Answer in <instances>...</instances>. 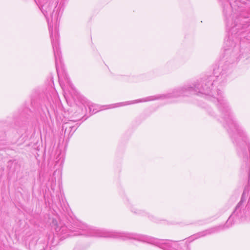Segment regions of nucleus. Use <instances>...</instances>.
<instances>
[{"mask_svg":"<svg viewBox=\"0 0 250 250\" xmlns=\"http://www.w3.org/2000/svg\"><path fill=\"white\" fill-rule=\"evenodd\" d=\"M220 73L217 75L216 70L214 69V75L205 77L200 80L194 82L192 84H187L182 86L173 89L170 92L167 94L146 97L144 98L119 103L111 105V108L125 106L138 103L146 102L157 100L171 99L181 96H188L191 94L199 96L205 95L214 103H216L220 122L224 126L231 135L233 139L237 142V138L240 137L244 142V129L238 122L234 113L231 110L229 104L223 96V92L220 89L215 92L213 89L214 85H216L218 81H223L229 72V69L221 66Z\"/></svg>","mask_w":250,"mask_h":250,"instance_id":"1","label":"nucleus"},{"mask_svg":"<svg viewBox=\"0 0 250 250\" xmlns=\"http://www.w3.org/2000/svg\"><path fill=\"white\" fill-rule=\"evenodd\" d=\"M75 226L74 229H70L59 219L56 218H53L51 223L54 236L58 237L60 240L69 236L83 235L97 237L117 238L123 241L135 240L153 244L164 250H190L186 242L183 240L172 241L160 240L135 233L99 229L82 222L77 223Z\"/></svg>","mask_w":250,"mask_h":250,"instance_id":"2","label":"nucleus"},{"mask_svg":"<svg viewBox=\"0 0 250 250\" xmlns=\"http://www.w3.org/2000/svg\"><path fill=\"white\" fill-rule=\"evenodd\" d=\"M48 22V29L55 58V64L60 84L68 104L81 102L82 97L71 83L67 74L62 67L61 52L59 46V23L62 14L59 0H35Z\"/></svg>","mask_w":250,"mask_h":250,"instance_id":"3","label":"nucleus"},{"mask_svg":"<svg viewBox=\"0 0 250 250\" xmlns=\"http://www.w3.org/2000/svg\"><path fill=\"white\" fill-rule=\"evenodd\" d=\"M231 8L230 4L227 6L224 7L223 9L224 15L226 17V24L227 28L231 32L232 35L228 37L224 42V49L226 55V59L230 63L237 62L239 60L240 55H238L239 51V40L236 38L235 41L233 40V34L239 35L243 32V29L246 28L242 26L241 24L232 23L229 21V16L231 15Z\"/></svg>","mask_w":250,"mask_h":250,"instance_id":"4","label":"nucleus"},{"mask_svg":"<svg viewBox=\"0 0 250 250\" xmlns=\"http://www.w3.org/2000/svg\"><path fill=\"white\" fill-rule=\"evenodd\" d=\"M244 194L245 193L244 192L241 197V200L237 205L234 211L229 216L225 225H220L200 232L192 236L194 237V239H197L201 237H204L208 235H210L211 234L219 232L220 231L226 228H228L232 224V222L234 220V222L241 220V219L245 216L244 202L246 200L245 199Z\"/></svg>","mask_w":250,"mask_h":250,"instance_id":"5","label":"nucleus"},{"mask_svg":"<svg viewBox=\"0 0 250 250\" xmlns=\"http://www.w3.org/2000/svg\"><path fill=\"white\" fill-rule=\"evenodd\" d=\"M19 240L27 247H30L35 243V236L30 229H26L19 236Z\"/></svg>","mask_w":250,"mask_h":250,"instance_id":"6","label":"nucleus"},{"mask_svg":"<svg viewBox=\"0 0 250 250\" xmlns=\"http://www.w3.org/2000/svg\"><path fill=\"white\" fill-rule=\"evenodd\" d=\"M127 206L130 208L131 211L135 214L144 215L146 213L144 210L139 209L136 205L128 202Z\"/></svg>","mask_w":250,"mask_h":250,"instance_id":"7","label":"nucleus"},{"mask_svg":"<svg viewBox=\"0 0 250 250\" xmlns=\"http://www.w3.org/2000/svg\"><path fill=\"white\" fill-rule=\"evenodd\" d=\"M89 109L92 114H95L100 110L98 105L93 104L89 105Z\"/></svg>","mask_w":250,"mask_h":250,"instance_id":"8","label":"nucleus"},{"mask_svg":"<svg viewBox=\"0 0 250 250\" xmlns=\"http://www.w3.org/2000/svg\"><path fill=\"white\" fill-rule=\"evenodd\" d=\"M78 126H72L70 125L69 127L71 129V131H73L74 132L76 130Z\"/></svg>","mask_w":250,"mask_h":250,"instance_id":"9","label":"nucleus"},{"mask_svg":"<svg viewBox=\"0 0 250 250\" xmlns=\"http://www.w3.org/2000/svg\"><path fill=\"white\" fill-rule=\"evenodd\" d=\"M218 70H220V68H218Z\"/></svg>","mask_w":250,"mask_h":250,"instance_id":"10","label":"nucleus"}]
</instances>
